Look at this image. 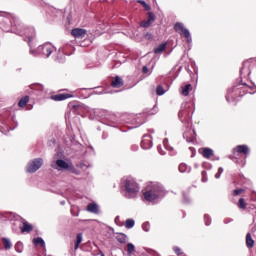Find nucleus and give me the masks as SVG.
Masks as SVG:
<instances>
[{
	"label": "nucleus",
	"instance_id": "obj_1",
	"mask_svg": "<svg viewBox=\"0 0 256 256\" xmlns=\"http://www.w3.org/2000/svg\"><path fill=\"white\" fill-rule=\"evenodd\" d=\"M10 24L12 26L13 33H16V35H20L21 37H26L28 45L30 47V55H34V57H37V55H41L42 57H45V59H49V57H51V54L54 51H57V48L51 43H45L38 46L36 50H33V41L35 40V28H25V25L21 23V20L18 17H12L10 19Z\"/></svg>",
	"mask_w": 256,
	"mask_h": 256
},
{
	"label": "nucleus",
	"instance_id": "obj_2",
	"mask_svg": "<svg viewBox=\"0 0 256 256\" xmlns=\"http://www.w3.org/2000/svg\"><path fill=\"white\" fill-rule=\"evenodd\" d=\"M145 201L153 203V201H159L167 195L163 185L154 182L147 185L146 191L143 193Z\"/></svg>",
	"mask_w": 256,
	"mask_h": 256
},
{
	"label": "nucleus",
	"instance_id": "obj_3",
	"mask_svg": "<svg viewBox=\"0 0 256 256\" xmlns=\"http://www.w3.org/2000/svg\"><path fill=\"white\" fill-rule=\"evenodd\" d=\"M121 187L125 191L124 195L127 199H135L139 195V184L131 177L122 178Z\"/></svg>",
	"mask_w": 256,
	"mask_h": 256
},
{
	"label": "nucleus",
	"instance_id": "obj_4",
	"mask_svg": "<svg viewBox=\"0 0 256 256\" xmlns=\"http://www.w3.org/2000/svg\"><path fill=\"white\" fill-rule=\"evenodd\" d=\"M178 117H179L181 123H183L187 129H189V127H191V125H192L191 104H189V103L184 104L182 106L180 112L178 113Z\"/></svg>",
	"mask_w": 256,
	"mask_h": 256
},
{
	"label": "nucleus",
	"instance_id": "obj_5",
	"mask_svg": "<svg viewBox=\"0 0 256 256\" xmlns=\"http://www.w3.org/2000/svg\"><path fill=\"white\" fill-rule=\"evenodd\" d=\"M53 169H57V171H69L70 173H74L75 175H79L81 172L73 166V163L66 162L65 160L58 159L55 164H52Z\"/></svg>",
	"mask_w": 256,
	"mask_h": 256
},
{
	"label": "nucleus",
	"instance_id": "obj_6",
	"mask_svg": "<svg viewBox=\"0 0 256 256\" xmlns=\"http://www.w3.org/2000/svg\"><path fill=\"white\" fill-rule=\"evenodd\" d=\"M237 89H240V91H243V93H250V95L256 93L255 85L249 86L245 83L239 84V88H232L228 90V93L226 95V101H228V103H231V101H233V92L237 91Z\"/></svg>",
	"mask_w": 256,
	"mask_h": 256
},
{
	"label": "nucleus",
	"instance_id": "obj_7",
	"mask_svg": "<svg viewBox=\"0 0 256 256\" xmlns=\"http://www.w3.org/2000/svg\"><path fill=\"white\" fill-rule=\"evenodd\" d=\"M174 30L176 31V33H180L182 37H185V39H187V43H191L193 41L191 38V32H189V29L185 28L183 23L181 22L176 23L174 25Z\"/></svg>",
	"mask_w": 256,
	"mask_h": 256
},
{
	"label": "nucleus",
	"instance_id": "obj_8",
	"mask_svg": "<svg viewBox=\"0 0 256 256\" xmlns=\"http://www.w3.org/2000/svg\"><path fill=\"white\" fill-rule=\"evenodd\" d=\"M43 167V160L42 158H35L32 161H30L26 167L27 173H36V171H39Z\"/></svg>",
	"mask_w": 256,
	"mask_h": 256
},
{
	"label": "nucleus",
	"instance_id": "obj_9",
	"mask_svg": "<svg viewBox=\"0 0 256 256\" xmlns=\"http://www.w3.org/2000/svg\"><path fill=\"white\" fill-rule=\"evenodd\" d=\"M141 147L142 149H151L153 147V138H151V135L146 134L143 136Z\"/></svg>",
	"mask_w": 256,
	"mask_h": 256
},
{
	"label": "nucleus",
	"instance_id": "obj_10",
	"mask_svg": "<svg viewBox=\"0 0 256 256\" xmlns=\"http://www.w3.org/2000/svg\"><path fill=\"white\" fill-rule=\"evenodd\" d=\"M71 33L75 39H83L85 38V35H87V30L83 28H76L73 29Z\"/></svg>",
	"mask_w": 256,
	"mask_h": 256
},
{
	"label": "nucleus",
	"instance_id": "obj_11",
	"mask_svg": "<svg viewBox=\"0 0 256 256\" xmlns=\"http://www.w3.org/2000/svg\"><path fill=\"white\" fill-rule=\"evenodd\" d=\"M199 153H201V155L204 157V159H211V157H213V155H215V152L213 151V149L211 148H201L199 150Z\"/></svg>",
	"mask_w": 256,
	"mask_h": 256
},
{
	"label": "nucleus",
	"instance_id": "obj_12",
	"mask_svg": "<svg viewBox=\"0 0 256 256\" xmlns=\"http://www.w3.org/2000/svg\"><path fill=\"white\" fill-rule=\"evenodd\" d=\"M86 211H88V213H93L94 215H99V205L95 202L89 203Z\"/></svg>",
	"mask_w": 256,
	"mask_h": 256
},
{
	"label": "nucleus",
	"instance_id": "obj_13",
	"mask_svg": "<svg viewBox=\"0 0 256 256\" xmlns=\"http://www.w3.org/2000/svg\"><path fill=\"white\" fill-rule=\"evenodd\" d=\"M71 97H73V95L64 93V94L52 95L51 99L52 101H65V99H71Z\"/></svg>",
	"mask_w": 256,
	"mask_h": 256
},
{
	"label": "nucleus",
	"instance_id": "obj_14",
	"mask_svg": "<svg viewBox=\"0 0 256 256\" xmlns=\"http://www.w3.org/2000/svg\"><path fill=\"white\" fill-rule=\"evenodd\" d=\"M111 86L115 89H119V87H123V79L119 76H115L114 80L111 82Z\"/></svg>",
	"mask_w": 256,
	"mask_h": 256
},
{
	"label": "nucleus",
	"instance_id": "obj_15",
	"mask_svg": "<svg viewBox=\"0 0 256 256\" xmlns=\"http://www.w3.org/2000/svg\"><path fill=\"white\" fill-rule=\"evenodd\" d=\"M20 229L22 233H31L33 231V226L27 222H22V226L20 225Z\"/></svg>",
	"mask_w": 256,
	"mask_h": 256
},
{
	"label": "nucleus",
	"instance_id": "obj_16",
	"mask_svg": "<svg viewBox=\"0 0 256 256\" xmlns=\"http://www.w3.org/2000/svg\"><path fill=\"white\" fill-rule=\"evenodd\" d=\"M237 153H243L244 155H249V146L247 145H238L236 147Z\"/></svg>",
	"mask_w": 256,
	"mask_h": 256
},
{
	"label": "nucleus",
	"instance_id": "obj_17",
	"mask_svg": "<svg viewBox=\"0 0 256 256\" xmlns=\"http://www.w3.org/2000/svg\"><path fill=\"white\" fill-rule=\"evenodd\" d=\"M246 245L248 249H252V247L255 245V240H253V237H251V233H247L246 235Z\"/></svg>",
	"mask_w": 256,
	"mask_h": 256
},
{
	"label": "nucleus",
	"instance_id": "obj_18",
	"mask_svg": "<svg viewBox=\"0 0 256 256\" xmlns=\"http://www.w3.org/2000/svg\"><path fill=\"white\" fill-rule=\"evenodd\" d=\"M167 49V43L160 44L157 48L154 49V53L159 55V53H163Z\"/></svg>",
	"mask_w": 256,
	"mask_h": 256
},
{
	"label": "nucleus",
	"instance_id": "obj_19",
	"mask_svg": "<svg viewBox=\"0 0 256 256\" xmlns=\"http://www.w3.org/2000/svg\"><path fill=\"white\" fill-rule=\"evenodd\" d=\"M180 173H189L191 171V167L187 166V164L182 163L178 167Z\"/></svg>",
	"mask_w": 256,
	"mask_h": 256
},
{
	"label": "nucleus",
	"instance_id": "obj_20",
	"mask_svg": "<svg viewBox=\"0 0 256 256\" xmlns=\"http://www.w3.org/2000/svg\"><path fill=\"white\" fill-rule=\"evenodd\" d=\"M251 72L249 71V67L246 66V64H243V67L240 70L241 77H245V75H250Z\"/></svg>",
	"mask_w": 256,
	"mask_h": 256
},
{
	"label": "nucleus",
	"instance_id": "obj_21",
	"mask_svg": "<svg viewBox=\"0 0 256 256\" xmlns=\"http://www.w3.org/2000/svg\"><path fill=\"white\" fill-rule=\"evenodd\" d=\"M2 243L4 245L5 249H11L13 247V244L11 243V240H9L8 238H2Z\"/></svg>",
	"mask_w": 256,
	"mask_h": 256
},
{
	"label": "nucleus",
	"instance_id": "obj_22",
	"mask_svg": "<svg viewBox=\"0 0 256 256\" xmlns=\"http://www.w3.org/2000/svg\"><path fill=\"white\" fill-rule=\"evenodd\" d=\"M82 241H83V234H81V233L77 234V240H76L75 247H74L75 251H77V249H79V245H81Z\"/></svg>",
	"mask_w": 256,
	"mask_h": 256
},
{
	"label": "nucleus",
	"instance_id": "obj_23",
	"mask_svg": "<svg viewBox=\"0 0 256 256\" xmlns=\"http://www.w3.org/2000/svg\"><path fill=\"white\" fill-rule=\"evenodd\" d=\"M34 245H40V247H45V240L43 238L38 237L33 239Z\"/></svg>",
	"mask_w": 256,
	"mask_h": 256
},
{
	"label": "nucleus",
	"instance_id": "obj_24",
	"mask_svg": "<svg viewBox=\"0 0 256 256\" xmlns=\"http://www.w3.org/2000/svg\"><path fill=\"white\" fill-rule=\"evenodd\" d=\"M191 89V84H186L182 87L181 93L184 95V97H187L189 95V90Z\"/></svg>",
	"mask_w": 256,
	"mask_h": 256
},
{
	"label": "nucleus",
	"instance_id": "obj_25",
	"mask_svg": "<svg viewBox=\"0 0 256 256\" xmlns=\"http://www.w3.org/2000/svg\"><path fill=\"white\" fill-rule=\"evenodd\" d=\"M126 229H133L135 227V220L133 219H127L125 223Z\"/></svg>",
	"mask_w": 256,
	"mask_h": 256
},
{
	"label": "nucleus",
	"instance_id": "obj_26",
	"mask_svg": "<svg viewBox=\"0 0 256 256\" xmlns=\"http://www.w3.org/2000/svg\"><path fill=\"white\" fill-rule=\"evenodd\" d=\"M27 103H29V96L23 97V98L19 101L18 105H19V107H25V106L27 105Z\"/></svg>",
	"mask_w": 256,
	"mask_h": 256
},
{
	"label": "nucleus",
	"instance_id": "obj_27",
	"mask_svg": "<svg viewBox=\"0 0 256 256\" xmlns=\"http://www.w3.org/2000/svg\"><path fill=\"white\" fill-rule=\"evenodd\" d=\"M0 131L4 135H7V133H9V131H11V128H9V126H7L5 124H2V125H0Z\"/></svg>",
	"mask_w": 256,
	"mask_h": 256
},
{
	"label": "nucleus",
	"instance_id": "obj_28",
	"mask_svg": "<svg viewBox=\"0 0 256 256\" xmlns=\"http://www.w3.org/2000/svg\"><path fill=\"white\" fill-rule=\"evenodd\" d=\"M118 243H127V235L125 234H119L117 236Z\"/></svg>",
	"mask_w": 256,
	"mask_h": 256
},
{
	"label": "nucleus",
	"instance_id": "obj_29",
	"mask_svg": "<svg viewBox=\"0 0 256 256\" xmlns=\"http://www.w3.org/2000/svg\"><path fill=\"white\" fill-rule=\"evenodd\" d=\"M58 52H59L60 56L58 55L57 59H58L59 63H63V61H65V55L61 54V53H63V48H59Z\"/></svg>",
	"mask_w": 256,
	"mask_h": 256
},
{
	"label": "nucleus",
	"instance_id": "obj_30",
	"mask_svg": "<svg viewBox=\"0 0 256 256\" xmlns=\"http://www.w3.org/2000/svg\"><path fill=\"white\" fill-rule=\"evenodd\" d=\"M15 251H17V253H23V243L22 242H17L15 244Z\"/></svg>",
	"mask_w": 256,
	"mask_h": 256
},
{
	"label": "nucleus",
	"instance_id": "obj_31",
	"mask_svg": "<svg viewBox=\"0 0 256 256\" xmlns=\"http://www.w3.org/2000/svg\"><path fill=\"white\" fill-rule=\"evenodd\" d=\"M133 251H135V245L133 243L127 244V254L132 255Z\"/></svg>",
	"mask_w": 256,
	"mask_h": 256
},
{
	"label": "nucleus",
	"instance_id": "obj_32",
	"mask_svg": "<svg viewBox=\"0 0 256 256\" xmlns=\"http://www.w3.org/2000/svg\"><path fill=\"white\" fill-rule=\"evenodd\" d=\"M32 91H43V85L41 84H33L31 85Z\"/></svg>",
	"mask_w": 256,
	"mask_h": 256
},
{
	"label": "nucleus",
	"instance_id": "obj_33",
	"mask_svg": "<svg viewBox=\"0 0 256 256\" xmlns=\"http://www.w3.org/2000/svg\"><path fill=\"white\" fill-rule=\"evenodd\" d=\"M238 207L240 209H247V204L245 203V199H243V198L239 199Z\"/></svg>",
	"mask_w": 256,
	"mask_h": 256
},
{
	"label": "nucleus",
	"instance_id": "obj_34",
	"mask_svg": "<svg viewBox=\"0 0 256 256\" xmlns=\"http://www.w3.org/2000/svg\"><path fill=\"white\" fill-rule=\"evenodd\" d=\"M138 3H140V5L143 6L146 11H151V6H149L147 2L143 0H138Z\"/></svg>",
	"mask_w": 256,
	"mask_h": 256
},
{
	"label": "nucleus",
	"instance_id": "obj_35",
	"mask_svg": "<svg viewBox=\"0 0 256 256\" xmlns=\"http://www.w3.org/2000/svg\"><path fill=\"white\" fill-rule=\"evenodd\" d=\"M163 146L165 147V149L167 151H173V147L169 146V140L168 139L163 140Z\"/></svg>",
	"mask_w": 256,
	"mask_h": 256
},
{
	"label": "nucleus",
	"instance_id": "obj_36",
	"mask_svg": "<svg viewBox=\"0 0 256 256\" xmlns=\"http://www.w3.org/2000/svg\"><path fill=\"white\" fill-rule=\"evenodd\" d=\"M156 93L157 95H165V89L163 88V86L161 85L157 86Z\"/></svg>",
	"mask_w": 256,
	"mask_h": 256
},
{
	"label": "nucleus",
	"instance_id": "obj_37",
	"mask_svg": "<svg viewBox=\"0 0 256 256\" xmlns=\"http://www.w3.org/2000/svg\"><path fill=\"white\" fill-rule=\"evenodd\" d=\"M142 229H143V231H146V233L149 232L151 229V224H149V222H144L142 224Z\"/></svg>",
	"mask_w": 256,
	"mask_h": 256
},
{
	"label": "nucleus",
	"instance_id": "obj_38",
	"mask_svg": "<svg viewBox=\"0 0 256 256\" xmlns=\"http://www.w3.org/2000/svg\"><path fill=\"white\" fill-rule=\"evenodd\" d=\"M151 24L149 20H144L140 23V27H144V29H147V27H151Z\"/></svg>",
	"mask_w": 256,
	"mask_h": 256
},
{
	"label": "nucleus",
	"instance_id": "obj_39",
	"mask_svg": "<svg viewBox=\"0 0 256 256\" xmlns=\"http://www.w3.org/2000/svg\"><path fill=\"white\" fill-rule=\"evenodd\" d=\"M204 222H205V225H207V226L211 225V217H209V215L205 214Z\"/></svg>",
	"mask_w": 256,
	"mask_h": 256
},
{
	"label": "nucleus",
	"instance_id": "obj_40",
	"mask_svg": "<svg viewBox=\"0 0 256 256\" xmlns=\"http://www.w3.org/2000/svg\"><path fill=\"white\" fill-rule=\"evenodd\" d=\"M148 21L150 23H153V21H155V14L153 12L148 13Z\"/></svg>",
	"mask_w": 256,
	"mask_h": 256
},
{
	"label": "nucleus",
	"instance_id": "obj_41",
	"mask_svg": "<svg viewBox=\"0 0 256 256\" xmlns=\"http://www.w3.org/2000/svg\"><path fill=\"white\" fill-rule=\"evenodd\" d=\"M221 175H223V167L218 168V172L215 174V179H220Z\"/></svg>",
	"mask_w": 256,
	"mask_h": 256
},
{
	"label": "nucleus",
	"instance_id": "obj_42",
	"mask_svg": "<svg viewBox=\"0 0 256 256\" xmlns=\"http://www.w3.org/2000/svg\"><path fill=\"white\" fill-rule=\"evenodd\" d=\"M183 137H184V139H186V141L188 143H191V141H193V138L189 137V133L188 132H184Z\"/></svg>",
	"mask_w": 256,
	"mask_h": 256
},
{
	"label": "nucleus",
	"instance_id": "obj_43",
	"mask_svg": "<svg viewBox=\"0 0 256 256\" xmlns=\"http://www.w3.org/2000/svg\"><path fill=\"white\" fill-rule=\"evenodd\" d=\"M173 251L176 253V255H183L181 248H179L178 246H174Z\"/></svg>",
	"mask_w": 256,
	"mask_h": 256
},
{
	"label": "nucleus",
	"instance_id": "obj_44",
	"mask_svg": "<svg viewBox=\"0 0 256 256\" xmlns=\"http://www.w3.org/2000/svg\"><path fill=\"white\" fill-rule=\"evenodd\" d=\"M202 181L203 183H207V171H202Z\"/></svg>",
	"mask_w": 256,
	"mask_h": 256
},
{
	"label": "nucleus",
	"instance_id": "obj_45",
	"mask_svg": "<svg viewBox=\"0 0 256 256\" xmlns=\"http://www.w3.org/2000/svg\"><path fill=\"white\" fill-rule=\"evenodd\" d=\"M202 167H203V169H211V164H209V162H204L203 164H202Z\"/></svg>",
	"mask_w": 256,
	"mask_h": 256
},
{
	"label": "nucleus",
	"instance_id": "obj_46",
	"mask_svg": "<svg viewBox=\"0 0 256 256\" xmlns=\"http://www.w3.org/2000/svg\"><path fill=\"white\" fill-rule=\"evenodd\" d=\"M9 21V18L5 17V16H0V23H7Z\"/></svg>",
	"mask_w": 256,
	"mask_h": 256
},
{
	"label": "nucleus",
	"instance_id": "obj_47",
	"mask_svg": "<svg viewBox=\"0 0 256 256\" xmlns=\"http://www.w3.org/2000/svg\"><path fill=\"white\" fill-rule=\"evenodd\" d=\"M241 193H243V189H236V190H234V195L235 196L241 195Z\"/></svg>",
	"mask_w": 256,
	"mask_h": 256
},
{
	"label": "nucleus",
	"instance_id": "obj_48",
	"mask_svg": "<svg viewBox=\"0 0 256 256\" xmlns=\"http://www.w3.org/2000/svg\"><path fill=\"white\" fill-rule=\"evenodd\" d=\"M142 73H144V75L149 73V68L147 66H143Z\"/></svg>",
	"mask_w": 256,
	"mask_h": 256
},
{
	"label": "nucleus",
	"instance_id": "obj_49",
	"mask_svg": "<svg viewBox=\"0 0 256 256\" xmlns=\"http://www.w3.org/2000/svg\"><path fill=\"white\" fill-rule=\"evenodd\" d=\"M183 199H184V203H189L190 202L189 198L185 194H183Z\"/></svg>",
	"mask_w": 256,
	"mask_h": 256
},
{
	"label": "nucleus",
	"instance_id": "obj_50",
	"mask_svg": "<svg viewBox=\"0 0 256 256\" xmlns=\"http://www.w3.org/2000/svg\"><path fill=\"white\" fill-rule=\"evenodd\" d=\"M158 152L160 153V155H165V152H163L161 146H158Z\"/></svg>",
	"mask_w": 256,
	"mask_h": 256
},
{
	"label": "nucleus",
	"instance_id": "obj_51",
	"mask_svg": "<svg viewBox=\"0 0 256 256\" xmlns=\"http://www.w3.org/2000/svg\"><path fill=\"white\" fill-rule=\"evenodd\" d=\"M72 211V215L74 216V217H79V212H77L76 214L73 212V210H71Z\"/></svg>",
	"mask_w": 256,
	"mask_h": 256
},
{
	"label": "nucleus",
	"instance_id": "obj_52",
	"mask_svg": "<svg viewBox=\"0 0 256 256\" xmlns=\"http://www.w3.org/2000/svg\"><path fill=\"white\" fill-rule=\"evenodd\" d=\"M144 121L138 122V124L135 127H140V125H143Z\"/></svg>",
	"mask_w": 256,
	"mask_h": 256
},
{
	"label": "nucleus",
	"instance_id": "obj_53",
	"mask_svg": "<svg viewBox=\"0 0 256 256\" xmlns=\"http://www.w3.org/2000/svg\"><path fill=\"white\" fill-rule=\"evenodd\" d=\"M14 219H15L16 221H19V219H21V217H19V216H17V215H14Z\"/></svg>",
	"mask_w": 256,
	"mask_h": 256
},
{
	"label": "nucleus",
	"instance_id": "obj_54",
	"mask_svg": "<svg viewBox=\"0 0 256 256\" xmlns=\"http://www.w3.org/2000/svg\"><path fill=\"white\" fill-rule=\"evenodd\" d=\"M243 95H245V92H244V93H241V92H240V97H243Z\"/></svg>",
	"mask_w": 256,
	"mask_h": 256
},
{
	"label": "nucleus",
	"instance_id": "obj_55",
	"mask_svg": "<svg viewBox=\"0 0 256 256\" xmlns=\"http://www.w3.org/2000/svg\"><path fill=\"white\" fill-rule=\"evenodd\" d=\"M100 255H101V256H105V253H103V252H100Z\"/></svg>",
	"mask_w": 256,
	"mask_h": 256
},
{
	"label": "nucleus",
	"instance_id": "obj_56",
	"mask_svg": "<svg viewBox=\"0 0 256 256\" xmlns=\"http://www.w3.org/2000/svg\"><path fill=\"white\" fill-rule=\"evenodd\" d=\"M192 133L195 135V130H193Z\"/></svg>",
	"mask_w": 256,
	"mask_h": 256
},
{
	"label": "nucleus",
	"instance_id": "obj_57",
	"mask_svg": "<svg viewBox=\"0 0 256 256\" xmlns=\"http://www.w3.org/2000/svg\"><path fill=\"white\" fill-rule=\"evenodd\" d=\"M62 205H65V202H61Z\"/></svg>",
	"mask_w": 256,
	"mask_h": 256
},
{
	"label": "nucleus",
	"instance_id": "obj_58",
	"mask_svg": "<svg viewBox=\"0 0 256 256\" xmlns=\"http://www.w3.org/2000/svg\"><path fill=\"white\" fill-rule=\"evenodd\" d=\"M84 164H80V167H83Z\"/></svg>",
	"mask_w": 256,
	"mask_h": 256
}]
</instances>
